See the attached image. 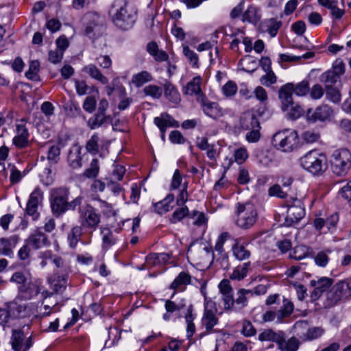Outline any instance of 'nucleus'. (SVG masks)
<instances>
[{
  "mask_svg": "<svg viewBox=\"0 0 351 351\" xmlns=\"http://www.w3.org/2000/svg\"><path fill=\"white\" fill-rule=\"evenodd\" d=\"M66 285V278L64 276H58L57 278L53 279L51 282V288L53 289V292L47 293V296H51L53 293H62Z\"/></svg>",
  "mask_w": 351,
  "mask_h": 351,
  "instance_id": "nucleus-30",
  "label": "nucleus"
},
{
  "mask_svg": "<svg viewBox=\"0 0 351 351\" xmlns=\"http://www.w3.org/2000/svg\"><path fill=\"white\" fill-rule=\"evenodd\" d=\"M237 225L242 229H248L254 226L257 220V212L254 204L250 203L237 205Z\"/></svg>",
  "mask_w": 351,
  "mask_h": 351,
  "instance_id": "nucleus-6",
  "label": "nucleus"
},
{
  "mask_svg": "<svg viewBox=\"0 0 351 351\" xmlns=\"http://www.w3.org/2000/svg\"><path fill=\"white\" fill-rule=\"evenodd\" d=\"M303 140L307 143L316 142L319 138V134L313 131H306L302 134Z\"/></svg>",
  "mask_w": 351,
  "mask_h": 351,
  "instance_id": "nucleus-56",
  "label": "nucleus"
},
{
  "mask_svg": "<svg viewBox=\"0 0 351 351\" xmlns=\"http://www.w3.org/2000/svg\"><path fill=\"white\" fill-rule=\"evenodd\" d=\"M322 330L320 328H309L305 334V340H313L319 337L322 334Z\"/></svg>",
  "mask_w": 351,
  "mask_h": 351,
  "instance_id": "nucleus-60",
  "label": "nucleus"
},
{
  "mask_svg": "<svg viewBox=\"0 0 351 351\" xmlns=\"http://www.w3.org/2000/svg\"><path fill=\"white\" fill-rule=\"evenodd\" d=\"M152 80L151 74L147 71H141L133 75L132 82L136 86L140 87L146 82H150Z\"/></svg>",
  "mask_w": 351,
  "mask_h": 351,
  "instance_id": "nucleus-38",
  "label": "nucleus"
},
{
  "mask_svg": "<svg viewBox=\"0 0 351 351\" xmlns=\"http://www.w3.org/2000/svg\"><path fill=\"white\" fill-rule=\"evenodd\" d=\"M82 71L88 74L92 78L99 81L103 84L108 82V78L104 76L95 64H88L82 69Z\"/></svg>",
  "mask_w": 351,
  "mask_h": 351,
  "instance_id": "nucleus-26",
  "label": "nucleus"
},
{
  "mask_svg": "<svg viewBox=\"0 0 351 351\" xmlns=\"http://www.w3.org/2000/svg\"><path fill=\"white\" fill-rule=\"evenodd\" d=\"M199 101L204 113L207 116L214 119H217L222 116L221 110L217 103L209 101L203 95H201Z\"/></svg>",
  "mask_w": 351,
  "mask_h": 351,
  "instance_id": "nucleus-16",
  "label": "nucleus"
},
{
  "mask_svg": "<svg viewBox=\"0 0 351 351\" xmlns=\"http://www.w3.org/2000/svg\"><path fill=\"white\" fill-rule=\"evenodd\" d=\"M222 90L226 96H232L237 93V86L234 82L229 81L223 86Z\"/></svg>",
  "mask_w": 351,
  "mask_h": 351,
  "instance_id": "nucleus-55",
  "label": "nucleus"
},
{
  "mask_svg": "<svg viewBox=\"0 0 351 351\" xmlns=\"http://www.w3.org/2000/svg\"><path fill=\"white\" fill-rule=\"evenodd\" d=\"M25 339L24 332L21 329H14L12 331L11 345L14 351H22L23 341Z\"/></svg>",
  "mask_w": 351,
  "mask_h": 351,
  "instance_id": "nucleus-24",
  "label": "nucleus"
},
{
  "mask_svg": "<svg viewBox=\"0 0 351 351\" xmlns=\"http://www.w3.org/2000/svg\"><path fill=\"white\" fill-rule=\"evenodd\" d=\"M165 95L171 102L177 104L180 101V95L176 87L169 82H166L165 85Z\"/></svg>",
  "mask_w": 351,
  "mask_h": 351,
  "instance_id": "nucleus-32",
  "label": "nucleus"
},
{
  "mask_svg": "<svg viewBox=\"0 0 351 351\" xmlns=\"http://www.w3.org/2000/svg\"><path fill=\"white\" fill-rule=\"evenodd\" d=\"M191 282V276L186 272H181L179 275L175 278V280L171 283L170 288L173 289H176L181 285H186L190 284Z\"/></svg>",
  "mask_w": 351,
  "mask_h": 351,
  "instance_id": "nucleus-37",
  "label": "nucleus"
},
{
  "mask_svg": "<svg viewBox=\"0 0 351 351\" xmlns=\"http://www.w3.org/2000/svg\"><path fill=\"white\" fill-rule=\"evenodd\" d=\"M288 206L287 215L285 217L283 226L287 227L293 226L304 217L305 208L301 201L298 198H291L287 203Z\"/></svg>",
  "mask_w": 351,
  "mask_h": 351,
  "instance_id": "nucleus-7",
  "label": "nucleus"
},
{
  "mask_svg": "<svg viewBox=\"0 0 351 351\" xmlns=\"http://www.w3.org/2000/svg\"><path fill=\"white\" fill-rule=\"evenodd\" d=\"M339 78L340 76L335 71L330 69L321 75L320 81L325 84V87H328L335 84Z\"/></svg>",
  "mask_w": 351,
  "mask_h": 351,
  "instance_id": "nucleus-33",
  "label": "nucleus"
},
{
  "mask_svg": "<svg viewBox=\"0 0 351 351\" xmlns=\"http://www.w3.org/2000/svg\"><path fill=\"white\" fill-rule=\"evenodd\" d=\"M332 172L339 176H344L351 167V153L347 149L335 150L330 158Z\"/></svg>",
  "mask_w": 351,
  "mask_h": 351,
  "instance_id": "nucleus-5",
  "label": "nucleus"
},
{
  "mask_svg": "<svg viewBox=\"0 0 351 351\" xmlns=\"http://www.w3.org/2000/svg\"><path fill=\"white\" fill-rule=\"evenodd\" d=\"M49 60L53 64H57L62 61L64 53L58 49L49 51Z\"/></svg>",
  "mask_w": 351,
  "mask_h": 351,
  "instance_id": "nucleus-53",
  "label": "nucleus"
},
{
  "mask_svg": "<svg viewBox=\"0 0 351 351\" xmlns=\"http://www.w3.org/2000/svg\"><path fill=\"white\" fill-rule=\"evenodd\" d=\"M300 345V342L296 337H292L286 341L283 335L282 346L278 347V348L280 350V351H297Z\"/></svg>",
  "mask_w": 351,
  "mask_h": 351,
  "instance_id": "nucleus-34",
  "label": "nucleus"
},
{
  "mask_svg": "<svg viewBox=\"0 0 351 351\" xmlns=\"http://www.w3.org/2000/svg\"><path fill=\"white\" fill-rule=\"evenodd\" d=\"M256 330L252 324L247 320L243 322L242 333L245 337H252L256 335Z\"/></svg>",
  "mask_w": 351,
  "mask_h": 351,
  "instance_id": "nucleus-52",
  "label": "nucleus"
},
{
  "mask_svg": "<svg viewBox=\"0 0 351 351\" xmlns=\"http://www.w3.org/2000/svg\"><path fill=\"white\" fill-rule=\"evenodd\" d=\"M56 43L57 46V49L62 51L63 53L69 45V40L64 35L60 36L56 40Z\"/></svg>",
  "mask_w": 351,
  "mask_h": 351,
  "instance_id": "nucleus-63",
  "label": "nucleus"
},
{
  "mask_svg": "<svg viewBox=\"0 0 351 351\" xmlns=\"http://www.w3.org/2000/svg\"><path fill=\"white\" fill-rule=\"evenodd\" d=\"M283 335H284V332L282 331H279L278 332H275L271 329H267L259 334L258 339L261 341H271L276 342L278 344V347H281Z\"/></svg>",
  "mask_w": 351,
  "mask_h": 351,
  "instance_id": "nucleus-22",
  "label": "nucleus"
},
{
  "mask_svg": "<svg viewBox=\"0 0 351 351\" xmlns=\"http://www.w3.org/2000/svg\"><path fill=\"white\" fill-rule=\"evenodd\" d=\"M258 12L259 10L254 5L249 6L243 14L242 21L256 25L261 19V14Z\"/></svg>",
  "mask_w": 351,
  "mask_h": 351,
  "instance_id": "nucleus-28",
  "label": "nucleus"
},
{
  "mask_svg": "<svg viewBox=\"0 0 351 351\" xmlns=\"http://www.w3.org/2000/svg\"><path fill=\"white\" fill-rule=\"evenodd\" d=\"M109 119H110V116H107L106 114L97 112L93 117L88 119L87 124L90 129L93 130L101 126Z\"/></svg>",
  "mask_w": 351,
  "mask_h": 351,
  "instance_id": "nucleus-31",
  "label": "nucleus"
},
{
  "mask_svg": "<svg viewBox=\"0 0 351 351\" xmlns=\"http://www.w3.org/2000/svg\"><path fill=\"white\" fill-rule=\"evenodd\" d=\"M170 258L168 254L160 253V254H150L147 256V261L149 262L153 261V263H165L167 262Z\"/></svg>",
  "mask_w": 351,
  "mask_h": 351,
  "instance_id": "nucleus-45",
  "label": "nucleus"
},
{
  "mask_svg": "<svg viewBox=\"0 0 351 351\" xmlns=\"http://www.w3.org/2000/svg\"><path fill=\"white\" fill-rule=\"evenodd\" d=\"M272 144L284 152H291L299 145L298 132L288 129L278 132L273 136Z\"/></svg>",
  "mask_w": 351,
  "mask_h": 351,
  "instance_id": "nucleus-4",
  "label": "nucleus"
},
{
  "mask_svg": "<svg viewBox=\"0 0 351 351\" xmlns=\"http://www.w3.org/2000/svg\"><path fill=\"white\" fill-rule=\"evenodd\" d=\"M333 283V280L327 277H322L318 280V285L311 293V298L313 300H318L322 293Z\"/></svg>",
  "mask_w": 351,
  "mask_h": 351,
  "instance_id": "nucleus-21",
  "label": "nucleus"
},
{
  "mask_svg": "<svg viewBox=\"0 0 351 351\" xmlns=\"http://www.w3.org/2000/svg\"><path fill=\"white\" fill-rule=\"evenodd\" d=\"M10 281L19 285V291L27 295L29 298L37 295L39 293L38 287L32 282L30 279L23 272L16 271L13 274Z\"/></svg>",
  "mask_w": 351,
  "mask_h": 351,
  "instance_id": "nucleus-9",
  "label": "nucleus"
},
{
  "mask_svg": "<svg viewBox=\"0 0 351 351\" xmlns=\"http://www.w3.org/2000/svg\"><path fill=\"white\" fill-rule=\"evenodd\" d=\"M69 191L66 187L55 188L50 192V206L55 217H59L69 210H75L82 203V198L77 197L69 202Z\"/></svg>",
  "mask_w": 351,
  "mask_h": 351,
  "instance_id": "nucleus-2",
  "label": "nucleus"
},
{
  "mask_svg": "<svg viewBox=\"0 0 351 351\" xmlns=\"http://www.w3.org/2000/svg\"><path fill=\"white\" fill-rule=\"evenodd\" d=\"M143 91L145 95H150L155 98H159L162 95L161 88L155 85H149L146 86Z\"/></svg>",
  "mask_w": 351,
  "mask_h": 351,
  "instance_id": "nucleus-49",
  "label": "nucleus"
},
{
  "mask_svg": "<svg viewBox=\"0 0 351 351\" xmlns=\"http://www.w3.org/2000/svg\"><path fill=\"white\" fill-rule=\"evenodd\" d=\"M99 136L97 134H94L87 141L86 144V149L88 152L93 155H95L99 152Z\"/></svg>",
  "mask_w": 351,
  "mask_h": 351,
  "instance_id": "nucleus-41",
  "label": "nucleus"
},
{
  "mask_svg": "<svg viewBox=\"0 0 351 351\" xmlns=\"http://www.w3.org/2000/svg\"><path fill=\"white\" fill-rule=\"evenodd\" d=\"M173 200L174 195L173 194L170 193L167 195L164 199L154 204L155 212L161 215L169 211L173 208V206H171L170 204L173 202Z\"/></svg>",
  "mask_w": 351,
  "mask_h": 351,
  "instance_id": "nucleus-25",
  "label": "nucleus"
},
{
  "mask_svg": "<svg viewBox=\"0 0 351 351\" xmlns=\"http://www.w3.org/2000/svg\"><path fill=\"white\" fill-rule=\"evenodd\" d=\"M43 200V192L37 187L30 194L25 208L26 214L31 216L33 220H36L40 216L38 208L39 205H42Z\"/></svg>",
  "mask_w": 351,
  "mask_h": 351,
  "instance_id": "nucleus-10",
  "label": "nucleus"
},
{
  "mask_svg": "<svg viewBox=\"0 0 351 351\" xmlns=\"http://www.w3.org/2000/svg\"><path fill=\"white\" fill-rule=\"evenodd\" d=\"M267 74L262 76L261 78V82L263 85L269 86L274 84L276 82V76L273 71L266 72Z\"/></svg>",
  "mask_w": 351,
  "mask_h": 351,
  "instance_id": "nucleus-57",
  "label": "nucleus"
},
{
  "mask_svg": "<svg viewBox=\"0 0 351 351\" xmlns=\"http://www.w3.org/2000/svg\"><path fill=\"white\" fill-rule=\"evenodd\" d=\"M293 311V304L289 301L287 299L283 300V306L282 308L278 311L277 317L278 319H281L285 317L290 316Z\"/></svg>",
  "mask_w": 351,
  "mask_h": 351,
  "instance_id": "nucleus-39",
  "label": "nucleus"
},
{
  "mask_svg": "<svg viewBox=\"0 0 351 351\" xmlns=\"http://www.w3.org/2000/svg\"><path fill=\"white\" fill-rule=\"evenodd\" d=\"M326 97L327 99L333 103H339L341 101V93L338 88L333 87V86H330L326 87Z\"/></svg>",
  "mask_w": 351,
  "mask_h": 351,
  "instance_id": "nucleus-42",
  "label": "nucleus"
},
{
  "mask_svg": "<svg viewBox=\"0 0 351 351\" xmlns=\"http://www.w3.org/2000/svg\"><path fill=\"white\" fill-rule=\"evenodd\" d=\"M154 123L158 127L161 133H165L167 127H179V123L167 112L162 113L159 117H155Z\"/></svg>",
  "mask_w": 351,
  "mask_h": 351,
  "instance_id": "nucleus-18",
  "label": "nucleus"
},
{
  "mask_svg": "<svg viewBox=\"0 0 351 351\" xmlns=\"http://www.w3.org/2000/svg\"><path fill=\"white\" fill-rule=\"evenodd\" d=\"M40 181L46 186H49L53 182V176H52L50 167H45L40 173Z\"/></svg>",
  "mask_w": 351,
  "mask_h": 351,
  "instance_id": "nucleus-46",
  "label": "nucleus"
},
{
  "mask_svg": "<svg viewBox=\"0 0 351 351\" xmlns=\"http://www.w3.org/2000/svg\"><path fill=\"white\" fill-rule=\"evenodd\" d=\"M67 161L73 169L80 168L82 166L81 147L75 145L69 151Z\"/></svg>",
  "mask_w": 351,
  "mask_h": 351,
  "instance_id": "nucleus-23",
  "label": "nucleus"
},
{
  "mask_svg": "<svg viewBox=\"0 0 351 351\" xmlns=\"http://www.w3.org/2000/svg\"><path fill=\"white\" fill-rule=\"evenodd\" d=\"M109 13L113 23L122 30L132 28L136 21V11L127 0H114L110 5Z\"/></svg>",
  "mask_w": 351,
  "mask_h": 351,
  "instance_id": "nucleus-1",
  "label": "nucleus"
},
{
  "mask_svg": "<svg viewBox=\"0 0 351 351\" xmlns=\"http://www.w3.org/2000/svg\"><path fill=\"white\" fill-rule=\"evenodd\" d=\"M213 302H208L204 308V313L202 319V325L205 326L206 332L200 334V337H202L206 334L210 332L213 327L217 324L218 318L215 315L217 309L214 307Z\"/></svg>",
  "mask_w": 351,
  "mask_h": 351,
  "instance_id": "nucleus-11",
  "label": "nucleus"
},
{
  "mask_svg": "<svg viewBox=\"0 0 351 351\" xmlns=\"http://www.w3.org/2000/svg\"><path fill=\"white\" fill-rule=\"evenodd\" d=\"M169 139L173 143L182 144L185 142L184 138L178 130L172 131L169 134Z\"/></svg>",
  "mask_w": 351,
  "mask_h": 351,
  "instance_id": "nucleus-62",
  "label": "nucleus"
},
{
  "mask_svg": "<svg viewBox=\"0 0 351 351\" xmlns=\"http://www.w3.org/2000/svg\"><path fill=\"white\" fill-rule=\"evenodd\" d=\"M269 194L273 196H277L280 198H285L287 196V193L283 191L278 184H275L269 188Z\"/></svg>",
  "mask_w": 351,
  "mask_h": 351,
  "instance_id": "nucleus-61",
  "label": "nucleus"
},
{
  "mask_svg": "<svg viewBox=\"0 0 351 351\" xmlns=\"http://www.w3.org/2000/svg\"><path fill=\"white\" fill-rule=\"evenodd\" d=\"M339 195L348 201L351 200V181H349L346 186L341 189Z\"/></svg>",
  "mask_w": 351,
  "mask_h": 351,
  "instance_id": "nucleus-64",
  "label": "nucleus"
},
{
  "mask_svg": "<svg viewBox=\"0 0 351 351\" xmlns=\"http://www.w3.org/2000/svg\"><path fill=\"white\" fill-rule=\"evenodd\" d=\"M189 215V209L187 206H184L176 209L170 219L171 223H176L178 221H181L184 217Z\"/></svg>",
  "mask_w": 351,
  "mask_h": 351,
  "instance_id": "nucleus-44",
  "label": "nucleus"
},
{
  "mask_svg": "<svg viewBox=\"0 0 351 351\" xmlns=\"http://www.w3.org/2000/svg\"><path fill=\"white\" fill-rule=\"evenodd\" d=\"M12 241H13L14 245L17 242V239L14 237L10 238V239L5 238L0 239L1 253L3 255L10 256L12 254L13 252L12 250Z\"/></svg>",
  "mask_w": 351,
  "mask_h": 351,
  "instance_id": "nucleus-35",
  "label": "nucleus"
},
{
  "mask_svg": "<svg viewBox=\"0 0 351 351\" xmlns=\"http://www.w3.org/2000/svg\"><path fill=\"white\" fill-rule=\"evenodd\" d=\"M293 88L294 84L287 83L279 89V99L281 101L283 111L288 110L290 106L294 105L292 98Z\"/></svg>",
  "mask_w": 351,
  "mask_h": 351,
  "instance_id": "nucleus-15",
  "label": "nucleus"
},
{
  "mask_svg": "<svg viewBox=\"0 0 351 351\" xmlns=\"http://www.w3.org/2000/svg\"><path fill=\"white\" fill-rule=\"evenodd\" d=\"M301 166L314 175L322 173L326 169V158L323 154L312 150L300 158Z\"/></svg>",
  "mask_w": 351,
  "mask_h": 351,
  "instance_id": "nucleus-3",
  "label": "nucleus"
},
{
  "mask_svg": "<svg viewBox=\"0 0 351 351\" xmlns=\"http://www.w3.org/2000/svg\"><path fill=\"white\" fill-rule=\"evenodd\" d=\"M87 17L88 21L84 29L85 35L93 39L101 36L104 30V26L100 17L97 14H90Z\"/></svg>",
  "mask_w": 351,
  "mask_h": 351,
  "instance_id": "nucleus-12",
  "label": "nucleus"
},
{
  "mask_svg": "<svg viewBox=\"0 0 351 351\" xmlns=\"http://www.w3.org/2000/svg\"><path fill=\"white\" fill-rule=\"evenodd\" d=\"M29 134L25 125L18 123L16 125V135L13 138V144L19 148H25L29 144Z\"/></svg>",
  "mask_w": 351,
  "mask_h": 351,
  "instance_id": "nucleus-17",
  "label": "nucleus"
},
{
  "mask_svg": "<svg viewBox=\"0 0 351 351\" xmlns=\"http://www.w3.org/2000/svg\"><path fill=\"white\" fill-rule=\"evenodd\" d=\"M61 147L58 145H54L50 147L47 153V160L51 165L56 164L60 159Z\"/></svg>",
  "mask_w": 351,
  "mask_h": 351,
  "instance_id": "nucleus-40",
  "label": "nucleus"
},
{
  "mask_svg": "<svg viewBox=\"0 0 351 351\" xmlns=\"http://www.w3.org/2000/svg\"><path fill=\"white\" fill-rule=\"evenodd\" d=\"M201 78L199 76H196L187 83L186 86L183 89V93L186 95H199L201 93Z\"/></svg>",
  "mask_w": 351,
  "mask_h": 351,
  "instance_id": "nucleus-29",
  "label": "nucleus"
},
{
  "mask_svg": "<svg viewBox=\"0 0 351 351\" xmlns=\"http://www.w3.org/2000/svg\"><path fill=\"white\" fill-rule=\"evenodd\" d=\"M26 242L35 250H38L49 243L47 237L40 229L35 230V232L28 237Z\"/></svg>",
  "mask_w": 351,
  "mask_h": 351,
  "instance_id": "nucleus-19",
  "label": "nucleus"
},
{
  "mask_svg": "<svg viewBox=\"0 0 351 351\" xmlns=\"http://www.w3.org/2000/svg\"><path fill=\"white\" fill-rule=\"evenodd\" d=\"M79 213L82 227L90 230H95L97 228L100 222V215L92 206L86 204L80 207Z\"/></svg>",
  "mask_w": 351,
  "mask_h": 351,
  "instance_id": "nucleus-8",
  "label": "nucleus"
},
{
  "mask_svg": "<svg viewBox=\"0 0 351 351\" xmlns=\"http://www.w3.org/2000/svg\"><path fill=\"white\" fill-rule=\"evenodd\" d=\"M240 125L243 130H248L256 127L260 128V122L254 114L245 112L240 118Z\"/></svg>",
  "mask_w": 351,
  "mask_h": 351,
  "instance_id": "nucleus-20",
  "label": "nucleus"
},
{
  "mask_svg": "<svg viewBox=\"0 0 351 351\" xmlns=\"http://www.w3.org/2000/svg\"><path fill=\"white\" fill-rule=\"evenodd\" d=\"M289 110H290V112L287 114V115L290 119L293 120H295L300 117L304 112V110L302 108V107L300 105L295 103L294 105H291L289 106Z\"/></svg>",
  "mask_w": 351,
  "mask_h": 351,
  "instance_id": "nucleus-48",
  "label": "nucleus"
},
{
  "mask_svg": "<svg viewBox=\"0 0 351 351\" xmlns=\"http://www.w3.org/2000/svg\"><path fill=\"white\" fill-rule=\"evenodd\" d=\"M232 250L234 256L240 261L249 258L251 255L250 252L243 244L239 243L237 240L232 245Z\"/></svg>",
  "mask_w": 351,
  "mask_h": 351,
  "instance_id": "nucleus-27",
  "label": "nucleus"
},
{
  "mask_svg": "<svg viewBox=\"0 0 351 351\" xmlns=\"http://www.w3.org/2000/svg\"><path fill=\"white\" fill-rule=\"evenodd\" d=\"M250 265L251 263L249 261L245 263L242 265L237 266L234 268L230 276V278L239 280L243 279L247 276Z\"/></svg>",
  "mask_w": 351,
  "mask_h": 351,
  "instance_id": "nucleus-36",
  "label": "nucleus"
},
{
  "mask_svg": "<svg viewBox=\"0 0 351 351\" xmlns=\"http://www.w3.org/2000/svg\"><path fill=\"white\" fill-rule=\"evenodd\" d=\"M96 104L95 98L93 96H88L84 101L83 108L86 112L92 113L95 110Z\"/></svg>",
  "mask_w": 351,
  "mask_h": 351,
  "instance_id": "nucleus-51",
  "label": "nucleus"
},
{
  "mask_svg": "<svg viewBox=\"0 0 351 351\" xmlns=\"http://www.w3.org/2000/svg\"><path fill=\"white\" fill-rule=\"evenodd\" d=\"M260 128H255L252 130H249L246 134L245 138L249 143H256L261 138V133L259 132Z\"/></svg>",
  "mask_w": 351,
  "mask_h": 351,
  "instance_id": "nucleus-50",
  "label": "nucleus"
},
{
  "mask_svg": "<svg viewBox=\"0 0 351 351\" xmlns=\"http://www.w3.org/2000/svg\"><path fill=\"white\" fill-rule=\"evenodd\" d=\"M183 53H184V56L193 64V66H197L198 56L193 51L191 50L189 47L186 46V47H184Z\"/></svg>",
  "mask_w": 351,
  "mask_h": 351,
  "instance_id": "nucleus-54",
  "label": "nucleus"
},
{
  "mask_svg": "<svg viewBox=\"0 0 351 351\" xmlns=\"http://www.w3.org/2000/svg\"><path fill=\"white\" fill-rule=\"evenodd\" d=\"M310 96L313 99H320L324 95V89L319 84H315L309 90Z\"/></svg>",
  "mask_w": 351,
  "mask_h": 351,
  "instance_id": "nucleus-59",
  "label": "nucleus"
},
{
  "mask_svg": "<svg viewBox=\"0 0 351 351\" xmlns=\"http://www.w3.org/2000/svg\"><path fill=\"white\" fill-rule=\"evenodd\" d=\"M332 115V109L327 105H322L317 107L315 111H313L311 108L308 109L306 118L308 121L315 123L317 121H324L327 120Z\"/></svg>",
  "mask_w": 351,
  "mask_h": 351,
  "instance_id": "nucleus-14",
  "label": "nucleus"
},
{
  "mask_svg": "<svg viewBox=\"0 0 351 351\" xmlns=\"http://www.w3.org/2000/svg\"><path fill=\"white\" fill-rule=\"evenodd\" d=\"M99 170L98 160L94 158L90 162V167L84 171V176L88 178H94L98 175Z\"/></svg>",
  "mask_w": 351,
  "mask_h": 351,
  "instance_id": "nucleus-43",
  "label": "nucleus"
},
{
  "mask_svg": "<svg viewBox=\"0 0 351 351\" xmlns=\"http://www.w3.org/2000/svg\"><path fill=\"white\" fill-rule=\"evenodd\" d=\"M76 88V92L79 95H84L87 93L88 86L84 80L80 81L77 79L73 80Z\"/></svg>",
  "mask_w": 351,
  "mask_h": 351,
  "instance_id": "nucleus-58",
  "label": "nucleus"
},
{
  "mask_svg": "<svg viewBox=\"0 0 351 351\" xmlns=\"http://www.w3.org/2000/svg\"><path fill=\"white\" fill-rule=\"evenodd\" d=\"M310 90L308 82L307 81H302L297 85H294L293 93L298 96H304Z\"/></svg>",
  "mask_w": 351,
  "mask_h": 351,
  "instance_id": "nucleus-47",
  "label": "nucleus"
},
{
  "mask_svg": "<svg viewBox=\"0 0 351 351\" xmlns=\"http://www.w3.org/2000/svg\"><path fill=\"white\" fill-rule=\"evenodd\" d=\"M343 284L340 282L336 283L326 293V299L324 303L326 308L335 306L341 300L345 293Z\"/></svg>",
  "mask_w": 351,
  "mask_h": 351,
  "instance_id": "nucleus-13",
  "label": "nucleus"
}]
</instances>
